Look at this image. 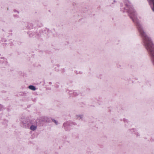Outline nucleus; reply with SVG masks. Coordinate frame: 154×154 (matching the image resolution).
I'll use <instances>...</instances> for the list:
<instances>
[{"label": "nucleus", "mask_w": 154, "mask_h": 154, "mask_svg": "<svg viewBox=\"0 0 154 154\" xmlns=\"http://www.w3.org/2000/svg\"><path fill=\"white\" fill-rule=\"evenodd\" d=\"M153 3L154 7L152 8V10L154 11V0H150Z\"/></svg>", "instance_id": "obj_3"}, {"label": "nucleus", "mask_w": 154, "mask_h": 154, "mask_svg": "<svg viewBox=\"0 0 154 154\" xmlns=\"http://www.w3.org/2000/svg\"><path fill=\"white\" fill-rule=\"evenodd\" d=\"M29 89L33 91H35L36 89L35 87L33 85L29 86Z\"/></svg>", "instance_id": "obj_1"}, {"label": "nucleus", "mask_w": 154, "mask_h": 154, "mask_svg": "<svg viewBox=\"0 0 154 154\" xmlns=\"http://www.w3.org/2000/svg\"><path fill=\"white\" fill-rule=\"evenodd\" d=\"M54 122H55V123L56 124H57V122H56V121H54Z\"/></svg>", "instance_id": "obj_4"}, {"label": "nucleus", "mask_w": 154, "mask_h": 154, "mask_svg": "<svg viewBox=\"0 0 154 154\" xmlns=\"http://www.w3.org/2000/svg\"><path fill=\"white\" fill-rule=\"evenodd\" d=\"M36 128V127L34 125H32L30 127V129L32 130H35Z\"/></svg>", "instance_id": "obj_2"}]
</instances>
